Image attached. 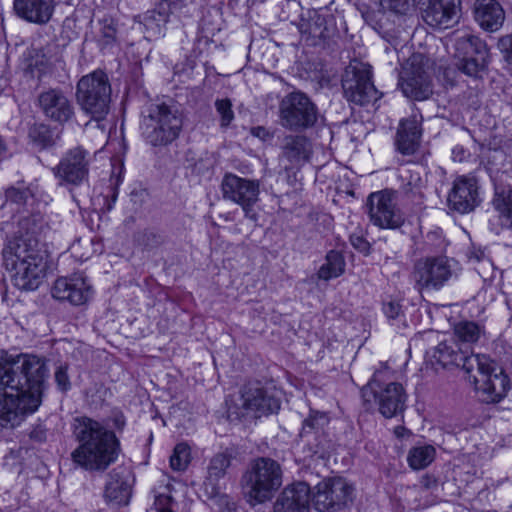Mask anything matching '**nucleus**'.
<instances>
[{
    "mask_svg": "<svg viewBox=\"0 0 512 512\" xmlns=\"http://www.w3.org/2000/svg\"><path fill=\"white\" fill-rule=\"evenodd\" d=\"M4 363L0 367V424L3 427L20 425L42 403L47 377L45 361L35 355H12L0 350Z\"/></svg>",
    "mask_w": 512,
    "mask_h": 512,
    "instance_id": "1",
    "label": "nucleus"
},
{
    "mask_svg": "<svg viewBox=\"0 0 512 512\" xmlns=\"http://www.w3.org/2000/svg\"><path fill=\"white\" fill-rule=\"evenodd\" d=\"M428 357L432 365L442 368L462 367L484 402H499L510 388L508 376L487 356L466 355L454 342L439 343Z\"/></svg>",
    "mask_w": 512,
    "mask_h": 512,
    "instance_id": "2",
    "label": "nucleus"
},
{
    "mask_svg": "<svg viewBox=\"0 0 512 512\" xmlns=\"http://www.w3.org/2000/svg\"><path fill=\"white\" fill-rule=\"evenodd\" d=\"M74 435L79 446L71 453L73 462L88 471H104L120 453L115 433L88 417L75 419Z\"/></svg>",
    "mask_w": 512,
    "mask_h": 512,
    "instance_id": "3",
    "label": "nucleus"
},
{
    "mask_svg": "<svg viewBox=\"0 0 512 512\" xmlns=\"http://www.w3.org/2000/svg\"><path fill=\"white\" fill-rule=\"evenodd\" d=\"M3 258L14 285L20 290H36L43 283L48 268L47 253L38 239L16 237L4 250Z\"/></svg>",
    "mask_w": 512,
    "mask_h": 512,
    "instance_id": "4",
    "label": "nucleus"
},
{
    "mask_svg": "<svg viewBox=\"0 0 512 512\" xmlns=\"http://www.w3.org/2000/svg\"><path fill=\"white\" fill-rule=\"evenodd\" d=\"M282 482L283 471L280 464L268 457H259L252 461L242 477V485L251 505L270 500Z\"/></svg>",
    "mask_w": 512,
    "mask_h": 512,
    "instance_id": "5",
    "label": "nucleus"
},
{
    "mask_svg": "<svg viewBox=\"0 0 512 512\" xmlns=\"http://www.w3.org/2000/svg\"><path fill=\"white\" fill-rule=\"evenodd\" d=\"M142 115L143 135L153 146L166 145L178 137L182 119L172 106L166 103H151Z\"/></svg>",
    "mask_w": 512,
    "mask_h": 512,
    "instance_id": "6",
    "label": "nucleus"
},
{
    "mask_svg": "<svg viewBox=\"0 0 512 512\" xmlns=\"http://www.w3.org/2000/svg\"><path fill=\"white\" fill-rule=\"evenodd\" d=\"M77 100L81 108L96 122L105 119L109 112L111 86L107 75L95 71L83 76L77 85Z\"/></svg>",
    "mask_w": 512,
    "mask_h": 512,
    "instance_id": "7",
    "label": "nucleus"
},
{
    "mask_svg": "<svg viewBox=\"0 0 512 512\" xmlns=\"http://www.w3.org/2000/svg\"><path fill=\"white\" fill-rule=\"evenodd\" d=\"M365 404H375L378 411L386 418H392L405 409L407 395L403 386L396 382L381 384L376 375L361 390Z\"/></svg>",
    "mask_w": 512,
    "mask_h": 512,
    "instance_id": "8",
    "label": "nucleus"
},
{
    "mask_svg": "<svg viewBox=\"0 0 512 512\" xmlns=\"http://www.w3.org/2000/svg\"><path fill=\"white\" fill-rule=\"evenodd\" d=\"M457 68L470 77H480L489 63V49L478 36L465 34L455 41Z\"/></svg>",
    "mask_w": 512,
    "mask_h": 512,
    "instance_id": "9",
    "label": "nucleus"
},
{
    "mask_svg": "<svg viewBox=\"0 0 512 512\" xmlns=\"http://www.w3.org/2000/svg\"><path fill=\"white\" fill-rule=\"evenodd\" d=\"M279 118L281 126L286 129H306L316 123L317 108L306 94L291 92L280 102Z\"/></svg>",
    "mask_w": 512,
    "mask_h": 512,
    "instance_id": "10",
    "label": "nucleus"
},
{
    "mask_svg": "<svg viewBox=\"0 0 512 512\" xmlns=\"http://www.w3.org/2000/svg\"><path fill=\"white\" fill-rule=\"evenodd\" d=\"M452 267L446 257H426L416 261L411 273L414 288L419 292L437 291L451 278Z\"/></svg>",
    "mask_w": 512,
    "mask_h": 512,
    "instance_id": "11",
    "label": "nucleus"
},
{
    "mask_svg": "<svg viewBox=\"0 0 512 512\" xmlns=\"http://www.w3.org/2000/svg\"><path fill=\"white\" fill-rule=\"evenodd\" d=\"M221 191L223 198L239 205L247 218L257 219L253 207L259 201L260 182L258 180L226 173L221 182Z\"/></svg>",
    "mask_w": 512,
    "mask_h": 512,
    "instance_id": "12",
    "label": "nucleus"
},
{
    "mask_svg": "<svg viewBox=\"0 0 512 512\" xmlns=\"http://www.w3.org/2000/svg\"><path fill=\"white\" fill-rule=\"evenodd\" d=\"M279 408V400L255 384L243 388L239 399L229 408V413L230 415L235 414L238 418H257L277 412Z\"/></svg>",
    "mask_w": 512,
    "mask_h": 512,
    "instance_id": "13",
    "label": "nucleus"
},
{
    "mask_svg": "<svg viewBox=\"0 0 512 512\" xmlns=\"http://www.w3.org/2000/svg\"><path fill=\"white\" fill-rule=\"evenodd\" d=\"M371 76L370 67L363 63H351L346 68L342 86L348 101L365 105L378 99Z\"/></svg>",
    "mask_w": 512,
    "mask_h": 512,
    "instance_id": "14",
    "label": "nucleus"
},
{
    "mask_svg": "<svg viewBox=\"0 0 512 512\" xmlns=\"http://www.w3.org/2000/svg\"><path fill=\"white\" fill-rule=\"evenodd\" d=\"M370 221L381 229H398L404 223V217L395 202V193L382 190L370 194L367 200Z\"/></svg>",
    "mask_w": 512,
    "mask_h": 512,
    "instance_id": "15",
    "label": "nucleus"
},
{
    "mask_svg": "<svg viewBox=\"0 0 512 512\" xmlns=\"http://www.w3.org/2000/svg\"><path fill=\"white\" fill-rule=\"evenodd\" d=\"M353 487L341 477L325 479L316 486L313 502L319 512L344 508L351 500Z\"/></svg>",
    "mask_w": 512,
    "mask_h": 512,
    "instance_id": "16",
    "label": "nucleus"
},
{
    "mask_svg": "<svg viewBox=\"0 0 512 512\" xmlns=\"http://www.w3.org/2000/svg\"><path fill=\"white\" fill-rule=\"evenodd\" d=\"M423 56L412 55L403 67L400 86L404 95L414 100H426L432 94L430 79L424 69Z\"/></svg>",
    "mask_w": 512,
    "mask_h": 512,
    "instance_id": "17",
    "label": "nucleus"
},
{
    "mask_svg": "<svg viewBox=\"0 0 512 512\" xmlns=\"http://www.w3.org/2000/svg\"><path fill=\"white\" fill-rule=\"evenodd\" d=\"M89 153L81 147L70 149L53 169L61 184L79 186L88 179Z\"/></svg>",
    "mask_w": 512,
    "mask_h": 512,
    "instance_id": "18",
    "label": "nucleus"
},
{
    "mask_svg": "<svg viewBox=\"0 0 512 512\" xmlns=\"http://www.w3.org/2000/svg\"><path fill=\"white\" fill-rule=\"evenodd\" d=\"M52 296L72 305L86 304L92 297V286L83 273L58 278L51 290Z\"/></svg>",
    "mask_w": 512,
    "mask_h": 512,
    "instance_id": "19",
    "label": "nucleus"
},
{
    "mask_svg": "<svg viewBox=\"0 0 512 512\" xmlns=\"http://www.w3.org/2000/svg\"><path fill=\"white\" fill-rule=\"evenodd\" d=\"M38 105L47 119L61 125L74 116L73 103L61 89L49 88L41 92Z\"/></svg>",
    "mask_w": 512,
    "mask_h": 512,
    "instance_id": "20",
    "label": "nucleus"
},
{
    "mask_svg": "<svg viewBox=\"0 0 512 512\" xmlns=\"http://www.w3.org/2000/svg\"><path fill=\"white\" fill-rule=\"evenodd\" d=\"M460 17L461 0H427L422 12L424 22L438 29L453 27Z\"/></svg>",
    "mask_w": 512,
    "mask_h": 512,
    "instance_id": "21",
    "label": "nucleus"
},
{
    "mask_svg": "<svg viewBox=\"0 0 512 512\" xmlns=\"http://www.w3.org/2000/svg\"><path fill=\"white\" fill-rule=\"evenodd\" d=\"M480 203L478 185L474 177L459 176L448 195L449 207L459 213H469Z\"/></svg>",
    "mask_w": 512,
    "mask_h": 512,
    "instance_id": "22",
    "label": "nucleus"
},
{
    "mask_svg": "<svg viewBox=\"0 0 512 512\" xmlns=\"http://www.w3.org/2000/svg\"><path fill=\"white\" fill-rule=\"evenodd\" d=\"M299 32L311 45H317L334 34L333 18L318 10H308L300 19Z\"/></svg>",
    "mask_w": 512,
    "mask_h": 512,
    "instance_id": "23",
    "label": "nucleus"
},
{
    "mask_svg": "<svg viewBox=\"0 0 512 512\" xmlns=\"http://www.w3.org/2000/svg\"><path fill=\"white\" fill-rule=\"evenodd\" d=\"M56 4L57 0H14L13 9L22 20L45 25L51 20Z\"/></svg>",
    "mask_w": 512,
    "mask_h": 512,
    "instance_id": "24",
    "label": "nucleus"
},
{
    "mask_svg": "<svg viewBox=\"0 0 512 512\" xmlns=\"http://www.w3.org/2000/svg\"><path fill=\"white\" fill-rule=\"evenodd\" d=\"M310 503V488L304 482L286 486L277 497L273 512H305Z\"/></svg>",
    "mask_w": 512,
    "mask_h": 512,
    "instance_id": "25",
    "label": "nucleus"
},
{
    "mask_svg": "<svg viewBox=\"0 0 512 512\" xmlns=\"http://www.w3.org/2000/svg\"><path fill=\"white\" fill-rule=\"evenodd\" d=\"M473 14L479 26L488 32L498 31L505 21V11L497 0H476Z\"/></svg>",
    "mask_w": 512,
    "mask_h": 512,
    "instance_id": "26",
    "label": "nucleus"
},
{
    "mask_svg": "<svg viewBox=\"0 0 512 512\" xmlns=\"http://www.w3.org/2000/svg\"><path fill=\"white\" fill-rule=\"evenodd\" d=\"M312 155V144L303 135H288L283 139L282 157L291 167H300L308 162Z\"/></svg>",
    "mask_w": 512,
    "mask_h": 512,
    "instance_id": "27",
    "label": "nucleus"
},
{
    "mask_svg": "<svg viewBox=\"0 0 512 512\" xmlns=\"http://www.w3.org/2000/svg\"><path fill=\"white\" fill-rule=\"evenodd\" d=\"M420 138V120L416 115L400 122L396 135V146L402 154H413L419 147Z\"/></svg>",
    "mask_w": 512,
    "mask_h": 512,
    "instance_id": "28",
    "label": "nucleus"
},
{
    "mask_svg": "<svg viewBox=\"0 0 512 512\" xmlns=\"http://www.w3.org/2000/svg\"><path fill=\"white\" fill-rule=\"evenodd\" d=\"M230 466V457L224 453L216 454L209 462L207 476L203 483L206 494L216 497L221 493L220 480L225 476Z\"/></svg>",
    "mask_w": 512,
    "mask_h": 512,
    "instance_id": "29",
    "label": "nucleus"
},
{
    "mask_svg": "<svg viewBox=\"0 0 512 512\" xmlns=\"http://www.w3.org/2000/svg\"><path fill=\"white\" fill-rule=\"evenodd\" d=\"M104 496L109 503L115 506L127 505L131 497L129 480L115 471L111 472L105 486Z\"/></svg>",
    "mask_w": 512,
    "mask_h": 512,
    "instance_id": "30",
    "label": "nucleus"
},
{
    "mask_svg": "<svg viewBox=\"0 0 512 512\" xmlns=\"http://www.w3.org/2000/svg\"><path fill=\"white\" fill-rule=\"evenodd\" d=\"M345 271V261L343 256L335 251L331 250L325 257V262L320 266L318 270V278L322 280H330L341 276Z\"/></svg>",
    "mask_w": 512,
    "mask_h": 512,
    "instance_id": "31",
    "label": "nucleus"
},
{
    "mask_svg": "<svg viewBox=\"0 0 512 512\" xmlns=\"http://www.w3.org/2000/svg\"><path fill=\"white\" fill-rule=\"evenodd\" d=\"M401 191L412 200L422 199L423 181L420 173L413 170H403L399 176Z\"/></svg>",
    "mask_w": 512,
    "mask_h": 512,
    "instance_id": "32",
    "label": "nucleus"
},
{
    "mask_svg": "<svg viewBox=\"0 0 512 512\" xmlns=\"http://www.w3.org/2000/svg\"><path fill=\"white\" fill-rule=\"evenodd\" d=\"M436 455V450L431 445L416 446L410 449L407 461L413 470H421L429 466Z\"/></svg>",
    "mask_w": 512,
    "mask_h": 512,
    "instance_id": "33",
    "label": "nucleus"
},
{
    "mask_svg": "<svg viewBox=\"0 0 512 512\" xmlns=\"http://www.w3.org/2000/svg\"><path fill=\"white\" fill-rule=\"evenodd\" d=\"M70 251L77 260L86 261L94 254L101 253L102 245L94 238H81L72 243Z\"/></svg>",
    "mask_w": 512,
    "mask_h": 512,
    "instance_id": "34",
    "label": "nucleus"
},
{
    "mask_svg": "<svg viewBox=\"0 0 512 512\" xmlns=\"http://www.w3.org/2000/svg\"><path fill=\"white\" fill-rule=\"evenodd\" d=\"M167 22V14L156 10L147 11L143 15L142 23L147 33V38L160 36Z\"/></svg>",
    "mask_w": 512,
    "mask_h": 512,
    "instance_id": "35",
    "label": "nucleus"
},
{
    "mask_svg": "<svg viewBox=\"0 0 512 512\" xmlns=\"http://www.w3.org/2000/svg\"><path fill=\"white\" fill-rule=\"evenodd\" d=\"M176 505L172 497V486L169 483L154 490V509L156 512H175Z\"/></svg>",
    "mask_w": 512,
    "mask_h": 512,
    "instance_id": "36",
    "label": "nucleus"
},
{
    "mask_svg": "<svg viewBox=\"0 0 512 512\" xmlns=\"http://www.w3.org/2000/svg\"><path fill=\"white\" fill-rule=\"evenodd\" d=\"M44 225L43 217L40 214H32L23 217L19 220V233L18 237L34 238L40 234Z\"/></svg>",
    "mask_w": 512,
    "mask_h": 512,
    "instance_id": "37",
    "label": "nucleus"
},
{
    "mask_svg": "<svg viewBox=\"0 0 512 512\" xmlns=\"http://www.w3.org/2000/svg\"><path fill=\"white\" fill-rule=\"evenodd\" d=\"M494 208L509 221V226L512 228V188L496 191L493 198Z\"/></svg>",
    "mask_w": 512,
    "mask_h": 512,
    "instance_id": "38",
    "label": "nucleus"
},
{
    "mask_svg": "<svg viewBox=\"0 0 512 512\" xmlns=\"http://www.w3.org/2000/svg\"><path fill=\"white\" fill-rule=\"evenodd\" d=\"M191 460L190 447L186 443H179L175 446L170 456V467L174 471H184Z\"/></svg>",
    "mask_w": 512,
    "mask_h": 512,
    "instance_id": "39",
    "label": "nucleus"
},
{
    "mask_svg": "<svg viewBox=\"0 0 512 512\" xmlns=\"http://www.w3.org/2000/svg\"><path fill=\"white\" fill-rule=\"evenodd\" d=\"M454 332L461 341L474 343L481 335V328L474 322H461L455 326Z\"/></svg>",
    "mask_w": 512,
    "mask_h": 512,
    "instance_id": "40",
    "label": "nucleus"
},
{
    "mask_svg": "<svg viewBox=\"0 0 512 512\" xmlns=\"http://www.w3.org/2000/svg\"><path fill=\"white\" fill-rule=\"evenodd\" d=\"M383 12L406 15L412 7V0H375Z\"/></svg>",
    "mask_w": 512,
    "mask_h": 512,
    "instance_id": "41",
    "label": "nucleus"
},
{
    "mask_svg": "<svg viewBox=\"0 0 512 512\" xmlns=\"http://www.w3.org/2000/svg\"><path fill=\"white\" fill-rule=\"evenodd\" d=\"M29 137L33 143L41 149L50 147L54 144L49 128L44 125L34 126L31 128Z\"/></svg>",
    "mask_w": 512,
    "mask_h": 512,
    "instance_id": "42",
    "label": "nucleus"
},
{
    "mask_svg": "<svg viewBox=\"0 0 512 512\" xmlns=\"http://www.w3.org/2000/svg\"><path fill=\"white\" fill-rule=\"evenodd\" d=\"M6 199L15 204L32 205L34 202V194L30 188L19 189L12 187L7 189Z\"/></svg>",
    "mask_w": 512,
    "mask_h": 512,
    "instance_id": "43",
    "label": "nucleus"
},
{
    "mask_svg": "<svg viewBox=\"0 0 512 512\" xmlns=\"http://www.w3.org/2000/svg\"><path fill=\"white\" fill-rule=\"evenodd\" d=\"M215 108L220 116L221 127H228L234 119L231 101L229 99H217Z\"/></svg>",
    "mask_w": 512,
    "mask_h": 512,
    "instance_id": "44",
    "label": "nucleus"
},
{
    "mask_svg": "<svg viewBox=\"0 0 512 512\" xmlns=\"http://www.w3.org/2000/svg\"><path fill=\"white\" fill-rule=\"evenodd\" d=\"M139 241L147 248H155L163 244L164 239L161 234L155 231H144Z\"/></svg>",
    "mask_w": 512,
    "mask_h": 512,
    "instance_id": "45",
    "label": "nucleus"
},
{
    "mask_svg": "<svg viewBox=\"0 0 512 512\" xmlns=\"http://www.w3.org/2000/svg\"><path fill=\"white\" fill-rule=\"evenodd\" d=\"M498 48L505 61L512 64V34L501 37L498 41Z\"/></svg>",
    "mask_w": 512,
    "mask_h": 512,
    "instance_id": "46",
    "label": "nucleus"
},
{
    "mask_svg": "<svg viewBox=\"0 0 512 512\" xmlns=\"http://www.w3.org/2000/svg\"><path fill=\"white\" fill-rule=\"evenodd\" d=\"M383 312L389 319H396L402 312V307L397 301H387L383 304Z\"/></svg>",
    "mask_w": 512,
    "mask_h": 512,
    "instance_id": "47",
    "label": "nucleus"
},
{
    "mask_svg": "<svg viewBox=\"0 0 512 512\" xmlns=\"http://www.w3.org/2000/svg\"><path fill=\"white\" fill-rule=\"evenodd\" d=\"M102 41L105 45L111 44L116 38V28L112 23H104L101 29Z\"/></svg>",
    "mask_w": 512,
    "mask_h": 512,
    "instance_id": "48",
    "label": "nucleus"
},
{
    "mask_svg": "<svg viewBox=\"0 0 512 512\" xmlns=\"http://www.w3.org/2000/svg\"><path fill=\"white\" fill-rule=\"evenodd\" d=\"M55 380L59 388L63 391H66L70 387L69 377L67 375V370L64 367H59L55 372Z\"/></svg>",
    "mask_w": 512,
    "mask_h": 512,
    "instance_id": "49",
    "label": "nucleus"
},
{
    "mask_svg": "<svg viewBox=\"0 0 512 512\" xmlns=\"http://www.w3.org/2000/svg\"><path fill=\"white\" fill-rule=\"evenodd\" d=\"M350 240L353 247L359 250L360 252H369L370 244L362 236L353 235L351 236Z\"/></svg>",
    "mask_w": 512,
    "mask_h": 512,
    "instance_id": "50",
    "label": "nucleus"
},
{
    "mask_svg": "<svg viewBox=\"0 0 512 512\" xmlns=\"http://www.w3.org/2000/svg\"><path fill=\"white\" fill-rule=\"evenodd\" d=\"M320 420H322V421L325 420L324 415H320L319 417H317V416H310V417H308L307 419L304 420V429L306 427L314 428L315 424H319Z\"/></svg>",
    "mask_w": 512,
    "mask_h": 512,
    "instance_id": "51",
    "label": "nucleus"
},
{
    "mask_svg": "<svg viewBox=\"0 0 512 512\" xmlns=\"http://www.w3.org/2000/svg\"><path fill=\"white\" fill-rule=\"evenodd\" d=\"M252 134L262 140H266L270 137V133L264 127H255L251 130Z\"/></svg>",
    "mask_w": 512,
    "mask_h": 512,
    "instance_id": "52",
    "label": "nucleus"
},
{
    "mask_svg": "<svg viewBox=\"0 0 512 512\" xmlns=\"http://www.w3.org/2000/svg\"><path fill=\"white\" fill-rule=\"evenodd\" d=\"M394 434L397 438H404L405 436H408L410 432L403 426H397L394 429Z\"/></svg>",
    "mask_w": 512,
    "mask_h": 512,
    "instance_id": "53",
    "label": "nucleus"
},
{
    "mask_svg": "<svg viewBox=\"0 0 512 512\" xmlns=\"http://www.w3.org/2000/svg\"><path fill=\"white\" fill-rule=\"evenodd\" d=\"M5 149H6L5 145H4V144L2 143V141L0 140V154H1L2 152H4V151H5Z\"/></svg>",
    "mask_w": 512,
    "mask_h": 512,
    "instance_id": "54",
    "label": "nucleus"
},
{
    "mask_svg": "<svg viewBox=\"0 0 512 512\" xmlns=\"http://www.w3.org/2000/svg\"><path fill=\"white\" fill-rule=\"evenodd\" d=\"M475 259H476V261H480V260H481V257H480V256H478V255H476V256H475Z\"/></svg>",
    "mask_w": 512,
    "mask_h": 512,
    "instance_id": "55",
    "label": "nucleus"
}]
</instances>
